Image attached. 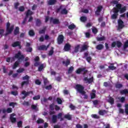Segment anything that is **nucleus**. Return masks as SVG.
Segmentation results:
<instances>
[{
	"mask_svg": "<svg viewBox=\"0 0 128 128\" xmlns=\"http://www.w3.org/2000/svg\"><path fill=\"white\" fill-rule=\"evenodd\" d=\"M14 25H12L10 26V22H8L6 26V33L5 34V36H8V34H10L14 30Z\"/></svg>",
	"mask_w": 128,
	"mask_h": 128,
	"instance_id": "nucleus-1",
	"label": "nucleus"
},
{
	"mask_svg": "<svg viewBox=\"0 0 128 128\" xmlns=\"http://www.w3.org/2000/svg\"><path fill=\"white\" fill-rule=\"evenodd\" d=\"M76 72L77 74H82L83 76H86V74L88 72V70H86V67H84L77 69Z\"/></svg>",
	"mask_w": 128,
	"mask_h": 128,
	"instance_id": "nucleus-2",
	"label": "nucleus"
},
{
	"mask_svg": "<svg viewBox=\"0 0 128 128\" xmlns=\"http://www.w3.org/2000/svg\"><path fill=\"white\" fill-rule=\"evenodd\" d=\"M76 89L79 94H84V87L82 85L80 84H76Z\"/></svg>",
	"mask_w": 128,
	"mask_h": 128,
	"instance_id": "nucleus-3",
	"label": "nucleus"
},
{
	"mask_svg": "<svg viewBox=\"0 0 128 128\" xmlns=\"http://www.w3.org/2000/svg\"><path fill=\"white\" fill-rule=\"evenodd\" d=\"M14 58H18L19 61L22 60H24V55L22 54L20 51H18L17 54H15Z\"/></svg>",
	"mask_w": 128,
	"mask_h": 128,
	"instance_id": "nucleus-4",
	"label": "nucleus"
},
{
	"mask_svg": "<svg viewBox=\"0 0 128 128\" xmlns=\"http://www.w3.org/2000/svg\"><path fill=\"white\" fill-rule=\"evenodd\" d=\"M32 14H34L32 11L30 10H28L26 12V18L22 22V24H26V18H28V16H32Z\"/></svg>",
	"mask_w": 128,
	"mask_h": 128,
	"instance_id": "nucleus-5",
	"label": "nucleus"
},
{
	"mask_svg": "<svg viewBox=\"0 0 128 128\" xmlns=\"http://www.w3.org/2000/svg\"><path fill=\"white\" fill-rule=\"evenodd\" d=\"M30 94H34V92L32 91H29V92H26V90L22 91V94H23L24 96L22 97V100H25L26 98V96H30Z\"/></svg>",
	"mask_w": 128,
	"mask_h": 128,
	"instance_id": "nucleus-6",
	"label": "nucleus"
},
{
	"mask_svg": "<svg viewBox=\"0 0 128 128\" xmlns=\"http://www.w3.org/2000/svg\"><path fill=\"white\" fill-rule=\"evenodd\" d=\"M22 44V42L20 41H16L14 42H13L12 44V48H16V46L18 47V48H20V50L22 49V45L20 44Z\"/></svg>",
	"mask_w": 128,
	"mask_h": 128,
	"instance_id": "nucleus-7",
	"label": "nucleus"
},
{
	"mask_svg": "<svg viewBox=\"0 0 128 128\" xmlns=\"http://www.w3.org/2000/svg\"><path fill=\"white\" fill-rule=\"evenodd\" d=\"M118 30H122L124 28V21L122 19H119L118 21Z\"/></svg>",
	"mask_w": 128,
	"mask_h": 128,
	"instance_id": "nucleus-8",
	"label": "nucleus"
},
{
	"mask_svg": "<svg viewBox=\"0 0 128 128\" xmlns=\"http://www.w3.org/2000/svg\"><path fill=\"white\" fill-rule=\"evenodd\" d=\"M64 35L62 34L59 35L57 39L58 44H62L64 42Z\"/></svg>",
	"mask_w": 128,
	"mask_h": 128,
	"instance_id": "nucleus-9",
	"label": "nucleus"
},
{
	"mask_svg": "<svg viewBox=\"0 0 128 128\" xmlns=\"http://www.w3.org/2000/svg\"><path fill=\"white\" fill-rule=\"evenodd\" d=\"M72 48V46L69 43H66L64 46V52H70V48Z\"/></svg>",
	"mask_w": 128,
	"mask_h": 128,
	"instance_id": "nucleus-10",
	"label": "nucleus"
},
{
	"mask_svg": "<svg viewBox=\"0 0 128 128\" xmlns=\"http://www.w3.org/2000/svg\"><path fill=\"white\" fill-rule=\"evenodd\" d=\"M88 56V52H84V57H83V58H86V60H87L88 62L90 63V61L92 60V57L91 56Z\"/></svg>",
	"mask_w": 128,
	"mask_h": 128,
	"instance_id": "nucleus-11",
	"label": "nucleus"
},
{
	"mask_svg": "<svg viewBox=\"0 0 128 128\" xmlns=\"http://www.w3.org/2000/svg\"><path fill=\"white\" fill-rule=\"evenodd\" d=\"M58 1L56 0H48L47 1V4L48 6H54L56 4Z\"/></svg>",
	"mask_w": 128,
	"mask_h": 128,
	"instance_id": "nucleus-12",
	"label": "nucleus"
},
{
	"mask_svg": "<svg viewBox=\"0 0 128 128\" xmlns=\"http://www.w3.org/2000/svg\"><path fill=\"white\" fill-rule=\"evenodd\" d=\"M52 22L54 24H60V20L58 18H50V22Z\"/></svg>",
	"mask_w": 128,
	"mask_h": 128,
	"instance_id": "nucleus-13",
	"label": "nucleus"
},
{
	"mask_svg": "<svg viewBox=\"0 0 128 128\" xmlns=\"http://www.w3.org/2000/svg\"><path fill=\"white\" fill-rule=\"evenodd\" d=\"M43 82H44V85H42V88H44V86H46V84H50V81L48 80L47 78L43 77Z\"/></svg>",
	"mask_w": 128,
	"mask_h": 128,
	"instance_id": "nucleus-14",
	"label": "nucleus"
},
{
	"mask_svg": "<svg viewBox=\"0 0 128 128\" xmlns=\"http://www.w3.org/2000/svg\"><path fill=\"white\" fill-rule=\"evenodd\" d=\"M83 80L84 82H88V84H92L94 82V78H88L87 77L84 78Z\"/></svg>",
	"mask_w": 128,
	"mask_h": 128,
	"instance_id": "nucleus-15",
	"label": "nucleus"
},
{
	"mask_svg": "<svg viewBox=\"0 0 128 128\" xmlns=\"http://www.w3.org/2000/svg\"><path fill=\"white\" fill-rule=\"evenodd\" d=\"M38 50H48V48L46 45H42L38 48Z\"/></svg>",
	"mask_w": 128,
	"mask_h": 128,
	"instance_id": "nucleus-16",
	"label": "nucleus"
},
{
	"mask_svg": "<svg viewBox=\"0 0 128 128\" xmlns=\"http://www.w3.org/2000/svg\"><path fill=\"white\" fill-rule=\"evenodd\" d=\"M52 122L53 124H56L58 122V116L56 115H52Z\"/></svg>",
	"mask_w": 128,
	"mask_h": 128,
	"instance_id": "nucleus-17",
	"label": "nucleus"
},
{
	"mask_svg": "<svg viewBox=\"0 0 128 128\" xmlns=\"http://www.w3.org/2000/svg\"><path fill=\"white\" fill-rule=\"evenodd\" d=\"M14 36H16L17 34H20V28L18 26L16 27L14 30Z\"/></svg>",
	"mask_w": 128,
	"mask_h": 128,
	"instance_id": "nucleus-18",
	"label": "nucleus"
},
{
	"mask_svg": "<svg viewBox=\"0 0 128 128\" xmlns=\"http://www.w3.org/2000/svg\"><path fill=\"white\" fill-rule=\"evenodd\" d=\"M108 102L109 104H114V98L110 96Z\"/></svg>",
	"mask_w": 128,
	"mask_h": 128,
	"instance_id": "nucleus-19",
	"label": "nucleus"
},
{
	"mask_svg": "<svg viewBox=\"0 0 128 128\" xmlns=\"http://www.w3.org/2000/svg\"><path fill=\"white\" fill-rule=\"evenodd\" d=\"M62 64H65L66 66H68L70 64V60L69 59H67L66 62L64 60L62 61Z\"/></svg>",
	"mask_w": 128,
	"mask_h": 128,
	"instance_id": "nucleus-20",
	"label": "nucleus"
},
{
	"mask_svg": "<svg viewBox=\"0 0 128 128\" xmlns=\"http://www.w3.org/2000/svg\"><path fill=\"white\" fill-rule=\"evenodd\" d=\"M28 84H30V80L23 81L21 83V86L23 88L24 86H28Z\"/></svg>",
	"mask_w": 128,
	"mask_h": 128,
	"instance_id": "nucleus-21",
	"label": "nucleus"
},
{
	"mask_svg": "<svg viewBox=\"0 0 128 128\" xmlns=\"http://www.w3.org/2000/svg\"><path fill=\"white\" fill-rule=\"evenodd\" d=\"M104 46L102 44H99L96 46V48L98 50H102L104 48Z\"/></svg>",
	"mask_w": 128,
	"mask_h": 128,
	"instance_id": "nucleus-22",
	"label": "nucleus"
},
{
	"mask_svg": "<svg viewBox=\"0 0 128 128\" xmlns=\"http://www.w3.org/2000/svg\"><path fill=\"white\" fill-rule=\"evenodd\" d=\"M68 11L66 8H64L60 11L61 14H68Z\"/></svg>",
	"mask_w": 128,
	"mask_h": 128,
	"instance_id": "nucleus-23",
	"label": "nucleus"
},
{
	"mask_svg": "<svg viewBox=\"0 0 128 128\" xmlns=\"http://www.w3.org/2000/svg\"><path fill=\"white\" fill-rule=\"evenodd\" d=\"M120 94H128V89H124L121 90L120 91Z\"/></svg>",
	"mask_w": 128,
	"mask_h": 128,
	"instance_id": "nucleus-24",
	"label": "nucleus"
},
{
	"mask_svg": "<svg viewBox=\"0 0 128 128\" xmlns=\"http://www.w3.org/2000/svg\"><path fill=\"white\" fill-rule=\"evenodd\" d=\"M126 11V6H124L123 8L121 7V8L120 10V14H124V12H125Z\"/></svg>",
	"mask_w": 128,
	"mask_h": 128,
	"instance_id": "nucleus-25",
	"label": "nucleus"
},
{
	"mask_svg": "<svg viewBox=\"0 0 128 128\" xmlns=\"http://www.w3.org/2000/svg\"><path fill=\"white\" fill-rule=\"evenodd\" d=\"M88 46L86 44H84L82 46L80 52H84V50H88Z\"/></svg>",
	"mask_w": 128,
	"mask_h": 128,
	"instance_id": "nucleus-26",
	"label": "nucleus"
},
{
	"mask_svg": "<svg viewBox=\"0 0 128 128\" xmlns=\"http://www.w3.org/2000/svg\"><path fill=\"white\" fill-rule=\"evenodd\" d=\"M36 26H40L41 24H42V21H40V20L38 18L36 20Z\"/></svg>",
	"mask_w": 128,
	"mask_h": 128,
	"instance_id": "nucleus-27",
	"label": "nucleus"
},
{
	"mask_svg": "<svg viewBox=\"0 0 128 128\" xmlns=\"http://www.w3.org/2000/svg\"><path fill=\"white\" fill-rule=\"evenodd\" d=\"M74 66H70L68 69V74H72V72H74Z\"/></svg>",
	"mask_w": 128,
	"mask_h": 128,
	"instance_id": "nucleus-28",
	"label": "nucleus"
},
{
	"mask_svg": "<svg viewBox=\"0 0 128 128\" xmlns=\"http://www.w3.org/2000/svg\"><path fill=\"white\" fill-rule=\"evenodd\" d=\"M28 34L30 36H34L36 34V33L34 32V31L32 30H30L28 32Z\"/></svg>",
	"mask_w": 128,
	"mask_h": 128,
	"instance_id": "nucleus-29",
	"label": "nucleus"
},
{
	"mask_svg": "<svg viewBox=\"0 0 128 128\" xmlns=\"http://www.w3.org/2000/svg\"><path fill=\"white\" fill-rule=\"evenodd\" d=\"M118 14L114 13L112 15L111 18L112 20H116V18H118Z\"/></svg>",
	"mask_w": 128,
	"mask_h": 128,
	"instance_id": "nucleus-30",
	"label": "nucleus"
},
{
	"mask_svg": "<svg viewBox=\"0 0 128 128\" xmlns=\"http://www.w3.org/2000/svg\"><path fill=\"white\" fill-rule=\"evenodd\" d=\"M46 27H44L43 29L39 31L40 34H46Z\"/></svg>",
	"mask_w": 128,
	"mask_h": 128,
	"instance_id": "nucleus-31",
	"label": "nucleus"
},
{
	"mask_svg": "<svg viewBox=\"0 0 128 128\" xmlns=\"http://www.w3.org/2000/svg\"><path fill=\"white\" fill-rule=\"evenodd\" d=\"M116 46L117 48H120L122 46V42H120V41H118V40L116 41Z\"/></svg>",
	"mask_w": 128,
	"mask_h": 128,
	"instance_id": "nucleus-32",
	"label": "nucleus"
},
{
	"mask_svg": "<svg viewBox=\"0 0 128 128\" xmlns=\"http://www.w3.org/2000/svg\"><path fill=\"white\" fill-rule=\"evenodd\" d=\"M20 64V62H18V61H16L13 66H12V68L13 70H15V68H18V65Z\"/></svg>",
	"mask_w": 128,
	"mask_h": 128,
	"instance_id": "nucleus-33",
	"label": "nucleus"
},
{
	"mask_svg": "<svg viewBox=\"0 0 128 128\" xmlns=\"http://www.w3.org/2000/svg\"><path fill=\"white\" fill-rule=\"evenodd\" d=\"M44 88H46L47 90H50L52 88V84H50L48 86H46L44 87Z\"/></svg>",
	"mask_w": 128,
	"mask_h": 128,
	"instance_id": "nucleus-34",
	"label": "nucleus"
},
{
	"mask_svg": "<svg viewBox=\"0 0 128 128\" xmlns=\"http://www.w3.org/2000/svg\"><path fill=\"white\" fill-rule=\"evenodd\" d=\"M44 64H42L40 65H39V66L38 68V71L42 72V70H44Z\"/></svg>",
	"mask_w": 128,
	"mask_h": 128,
	"instance_id": "nucleus-35",
	"label": "nucleus"
},
{
	"mask_svg": "<svg viewBox=\"0 0 128 128\" xmlns=\"http://www.w3.org/2000/svg\"><path fill=\"white\" fill-rule=\"evenodd\" d=\"M64 118H66L68 120H72V115L70 114H66L64 116Z\"/></svg>",
	"mask_w": 128,
	"mask_h": 128,
	"instance_id": "nucleus-36",
	"label": "nucleus"
},
{
	"mask_svg": "<svg viewBox=\"0 0 128 128\" xmlns=\"http://www.w3.org/2000/svg\"><path fill=\"white\" fill-rule=\"evenodd\" d=\"M80 94L84 96L83 98L84 100H88V96L86 94V91H84V94Z\"/></svg>",
	"mask_w": 128,
	"mask_h": 128,
	"instance_id": "nucleus-37",
	"label": "nucleus"
},
{
	"mask_svg": "<svg viewBox=\"0 0 128 128\" xmlns=\"http://www.w3.org/2000/svg\"><path fill=\"white\" fill-rule=\"evenodd\" d=\"M44 120H42L40 118H38L36 121V123L38 124H44Z\"/></svg>",
	"mask_w": 128,
	"mask_h": 128,
	"instance_id": "nucleus-38",
	"label": "nucleus"
},
{
	"mask_svg": "<svg viewBox=\"0 0 128 128\" xmlns=\"http://www.w3.org/2000/svg\"><path fill=\"white\" fill-rule=\"evenodd\" d=\"M10 120L12 124H14L16 122V118L14 117H10Z\"/></svg>",
	"mask_w": 128,
	"mask_h": 128,
	"instance_id": "nucleus-39",
	"label": "nucleus"
},
{
	"mask_svg": "<svg viewBox=\"0 0 128 128\" xmlns=\"http://www.w3.org/2000/svg\"><path fill=\"white\" fill-rule=\"evenodd\" d=\"M116 88H122V84L117 83L115 84Z\"/></svg>",
	"mask_w": 128,
	"mask_h": 128,
	"instance_id": "nucleus-40",
	"label": "nucleus"
},
{
	"mask_svg": "<svg viewBox=\"0 0 128 128\" xmlns=\"http://www.w3.org/2000/svg\"><path fill=\"white\" fill-rule=\"evenodd\" d=\"M113 12L114 14H118V12H120V10L116 8V7H114L113 8Z\"/></svg>",
	"mask_w": 128,
	"mask_h": 128,
	"instance_id": "nucleus-41",
	"label": "nucleus"
},
{
	"mask_svg": "<svg viewBox=\"0 0 128 128\" xmlns=\"http://www.w3.org/2000/svg\"><path fill=\"white\" fill-rule=\"evenodd\" d=\"M106 40V37L104 36L100 38H97L98 42H102V40Z\"/></svg>",
	"mask_w": 128,
	"mask_h": 128,
	"instance_id": "nucleus-42",
	"label": "nucleus"
},
{
	"mask_svg": "<svg viewBox=\"0 0 128 128\" xmlns=\"http://www.w3.org/2000/svg\"><path fill=\"white\" fill-rule=\"evenodd\" d=\"M76 28V25H74V24H70L68 26V28H69V30H74V28Z\"/></svg>",
	"mask_w": 128,
	"mask_h": 128,
	"instance_id": "nucleus-43",
	"label": "nucleus"
},
{
	"mask_svg": "<svg viewBox=\"0 0 128 128\" xmlns=\"http://www.w3.org/2000/svg\"><path fill=\"white\" fill-rule=\"evenodd\" d=\"M11 94L12 96H18V91H12L11 92Z\"/></svg>",
	"mask_w": 128,
	"mask_h": 128,
	"instance_id": "nucleus-44",
	"label": "nucleus"
},
{
	"mask_svg": "<svg viewBox=\"0 0 128 128\" xmlns=\"http://www.w3.org/2000/svg\"><path fill=\"white\" fill-rule=\"evenodd\" d=\"M91 100H94V98H96V94L94 92H92L90 94Z\"/></svg>",
	"mask_w": 128,
	"mask_h": 128,
	"instance_id": "nucleus-45",
	"label": "nucleus"
},
{
	"mask_svg": "<svg viewBox=\"0 0 128 128\" xmlns=\"http://www.w3.org/2000/svg\"><path fill=\"white\" fill-rule=\"evenodd\" d=\"M17 126L18 128L22 127V121L20 120L17 122Z\"/></svg>",
	"mask_w": 128,
	"mask_h": 128,
	"instance_id": "nucleus-46",
	"label": "nucleus"
},
{
	"mask_svg": "<svg viewBox=\"0 0 128 128\" xmlns=\"http://www.w3.org/2000/svg\"><path fill=\"white\" fill-rule=\"evenodd\" d=\"M35 84H37V86H40V84H42V82H40V80L36 79L35 80Z\"/></svg>",
	"mask_w": 128,
	"mask_h": 128,
	"instance_id": "nucleus-47",
	"label": "nucleus"
},
{
	"mask_svg": "<svg viewBox=\"0 0 128 128\" xmlns=\"http://www.w3.org/2000/svg\"><path fill=\"white\" fill-rule=\"evenodd\" d=\"M54 47L51 48V50L49 51L48 56H52L54 54Z\"/></svg>",
	"mask_w": 128,
	"mask_h": 128,
	"instance_id": "nucleus-48",
	"label": "nucleus"
},
{
	"mask_svg": "<svg viewBox=\"0 0 128 128\" xmlns=\"http://www.w3.org/2000/svg\"><path fill=\"white\" fill-rule=\"evenodd\" d=\"M23 72H24V68H20L16 70V72H18V74H20Z\"/></svg>",
	"mask_w": 128,
	"mask_h": 128,
	"instance_id": "nucleus-49",
	"label": "nucleus"
},
{
	"mask_svg": "<svg viewBox=\"0 0 128 128\" xmlns=\"http://www.w3.org/2000/svg\"><path fill=\"white\" fill-rule=\"evenodd\" d=\"M18 6H20V2H16L14 3V8L16 10H18Z\"/></svg>",
	"mask_w": 128,
	"mask_h": 128,
	"instance_id": "nucleus-50",
	"label": "nucleus"
},
{
	"mask_svg": "<svg viewBox=\"0 0 128 128\" xmlns=\"http://www.w3.org/2000/svg\"><path fill=\"white\" fill-rule=\"evenodd\" d=\"M16 104H18V103L14 102H11L9 104L10 106H12L13 108H14V106H16Z\"/></svg>",
	"mask_w": 128,
	"mask_h": 128,
	"instance_id": "nucleus-51",
	"label": "nucleus"
},
{
	"mask_svg": "<svg viewBox=\"0 0 128 128\" xmlns=\"http://www.w3.org/2000/svg\"><path fill=\"white\" fill-rule=\"evenodd\" d=\"M24 10H25V8H24V6H20L18 8V10L19 12H24Z\"/></svg>",
	"mask_w": 128,
	"mask_h": 128,
	"instance_id": "nucleus-52",
	"label": "nucleus"
},
{
	"mask_svg": "<svg viewBox=\"0 0 128 128\" xmlns=\"http://www.w3.org/2000/svg\"><path fill=\"white\" fill-rule=\"evenodd\" d=\"M56 102L58 104H62V100L60 98H56Z\"/></svg>",
	"mask_w": 128,
	"mask_h": 128,
	"instance_id": "nucleus-53",
	"label": "nucleus"
},
{
	"mask_svg": "<svg viewBox=\"0 0 128 128\" xmlns=\"http://www.w3.org/2000/svg\"><path fill=\"white\" fill-rule=\"evenodd\" d=\"M22 80H30V76H28V75H26L22 77Z\"/></svg>",
	"mask_w": 128,
	"mask_h": 128,
	"instance_id": "nucleus-54",
	"label": "nucleus"
},
{
	"mask_svg": "<svg viewBox=\"0 0 128 128\" xmlns=\"http://www.w3.org/2000/svg\"><path fill=\"white\" fill-rule=\"evenodd\" d=\"M80 45H77L74 48V52H78V50L80 49Z\"/></svg>",
	"mask_w": 128,
	"mask_h": 128,
	"instance_id": "nucleus-55",
	"label": "nucleus"
},
{
	"mask_svg": "<svg viewBox=\"0 0 128 128\" xmlns=\"http://www.w3.org/2000/svg\"><path fill=\"white\" fill-rule=\"evenodd\" d=\"M40 96L38 95L33 97V100H40Z\"/></svg>",
	"mask_w": 128,
	"mask_h": 128,
	"instance_id": "nucleus-56",
	"label": "nucleus"
},
{
	"mask_svg": "<svg viewBox=\"0 0 128 128\" xmlns=\"http://www.w3.org/2000/svg\"><path fill=\"white\" fill-rule=\"evenodd\" d=\"M115 8L118 10H120V8H122V4L118 3L116 4V7Z\"/></svg>",
	"mask_w": 128,
	"mask_h": 128,
	"instance_id": "nucleus-57",
	"label": "nucleus"
},
{
	"mask_svg": "<svg viewBox=\"0 0 128 128\" xmlns=\"http://www.w3.org/2000/svg\"><path fill=\"white\" fill-rule=\"evenodd\" d=\"M92 118H96L97 120H98V118H100V116H98V115L96 114H92Z\"/></svg>",
	"mask_w": 128,
	"mask_h": 128,
	"instance_id": "nucleus-58",
	"label": "nucleus"
},
{
	"mask_svg": "<svg viewBox=\"0 0 128 128\" xmlns=\"http://www.w3.org/2000/svg\"><path fill=\"white\" fill-rule=\"evenodd\" d=\"M40 66V61H36L34 64V66Z\"/></svg>",
	"mask_w": 128,
	"mask_h": 128,
	"instance_id": "nucleus-59",
	"label": "nucleus"
},
{
	"mask_svg": "<svg viewBox=\"0 0 128 128\" xmlns=\"http://www.w3.org/2000/svg\"><path fill=\"white\" fill-rule=\"evenodd\" d=\"M80 20L81 22H86V17L82 16L80 17Z\"/></svg>",
	"mask_w": 128,
	"mask_h": 128,
	"instance_id": "nucleus-60",
	"label": "nucleus"
},
{
	"mask_svg": "<svg viewBox=\"0 0 128 128\" xmlns=\"http://www.w3.org/2000/svg\"><path fill=\"white\" fill-rule=\"evenodd\" d=\"M27 52H32V47H28L26 49Z\"/></svg>",
	"mask_w": 128,
	"mask_h": 128,
	"instance_id": "nucleus-61",
	"label": "nucleus"
},
{
	"mask_svg": "<svg viewBox=\"0 0 128 128\" xmlns=\"http://www.w3.org/2000/svg\"><path fill=\"white\" fill-rule=\"evenodd\" d=\"M128 48V40L126 41L124 45V48Z\"/></svg>",
	"mask_w": 128,
	"mask_h": 128,
	"instance_id": "nucleus-62",
	"label": "nucleus"
},
{
	"mask_svg": "<svg viewBox=\"0 0 128 128\" xmlns=\"http://www.w3.org/2000/svg\"><path fill=\"white\" fill-rule=\"evenodd\" d=\"M92 32L94 34H98V29L96 28H94L92 30Z\"/></svg>",
	"mask_w": 128,
	"mask_h": 128,
	"instance_id": "nucleus-63",
	"label": "nucleus"
},
{
	"mask_svg": "<svg viewBox=\"0 0 128 128\" xmlns=\"http://www.w3.org/2000/svg\"><path fill=\"white\" fill-rule=\"evenodd\" d=\"M22 104L23 106H30V103L28 102L24 101V102L22 103Z\"/></svg>",
	"mask_w": 128,
	"mask_h": 128,
	"instance_id": "nucleus-64",
	"label": "nucleus"
}]
</instances>
